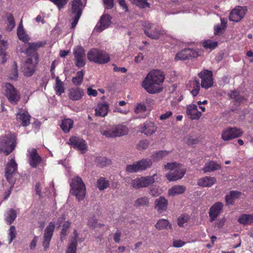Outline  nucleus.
<instances>
[{
	"label": "nucleus",
	"mask_w": 253,
	"mask_h": 253,
	"mask_svg": "<svg viewBox=\"0 0 253 253\" xmlns=\"http://www.w3.org/2000/svg\"><path fill=\"white\" fill-rule=\"evenodd\" d=\"M55 228L54 223L52 222L49 223V225L46 227L44 234V240L43 241V246L45 250H46L49 245V243L53 235V232Z\"/></svg>",
	"instance_id": "6ab92c4d"
},
{
	"label": "nucleus",
	"mask_w": 253,
	"mask_h": 253,
	"mask_svg": "<svg viewBox=\"0 0 253 253\" xmlns=\"http://www.w3.org/2000/svg\"><path fill=\"white\" fill-rule=\"evenodd\" d=\"M185 190L186 187L183 185H175L169 190L168 194L169 196H174L183 194Z\"/></svg>",
	"instance_id": "c756f323"
},
{
	"label": "nucleus",
	"mask_w": 253,
	"mask_h": 253,
	"mask_svg": "<svg viewBox=\"0 0 253 253\" xmlns=\"http://www.w3.org/2000/svg\"><path fill=\"white\" fill-rule=\"evenodd\" d=\"M149 144V143L147 140H141L137 144V149L139 150H145L148 148Z\"/></svg>",
	"instance_id": "0e129e2a"
},
{
	"label": "nucleus",
	"mask_w": 253,
	"mask_h": 253,
	"mask_svg": "<svg viewBox=\"0 0 253 253\" xmlns=\"http://www.w3.org/2000/svg\"><path fill=\"white\" fill-rule=\"evenodd\" d=\"M96 162L100 167H105L110 164V160L104 157H99L96 158Z\"/></svg>",
	"instance_id": "603ef678"
},
{
	"label": "nucleus",
	"mask_w": 253,
	"mask_h": 253,
	"mask_svg": "<svg viewBox=\"0 0 253 253\" xmlns=\"http://www.w3.org/2000/svg\"><path fill=\"white\" fill-rule=\"evenodd\" d=\"M164 79L165 76L161 71L154 70L147 74L142 83V86L150 93H157L162 90L161 85Z\"/></svg>",
	"instance_id": "f257e3e1"
},
{
	"label": "nucleus",
	"mask_w": 253,
	"mask_h": 253,
	"mask_svg": "<svg viewBox=\"0 0 253 253\" xmlns=\"http://www.w3.org/2000/svg\"><path fill=\"white\" fill-rule=\"evenodd\" d=\"M17 169V164L14 158L11 159L7 163L5 169V176L9 183H15L13 176L16 172Z\"/></svg>",
	"instance_id": "ddd939ff"
},
{
	"label": "nucleus",
	"mask_w": 253,
	"mask_h": 253,
	"mask_svg": "<svg viewBox=\"0 0 253 253\" xmlns=\"http://www.w3.org/2000/svg\"><path fill=\"white\" fill-rule=\"evenodd\" d=\"M101 133L107 137H115V136H114V128H113V126H112L111 127L109 128H108L106 130H101Z\"/></svg>",
	"instance_id": "680f3d73"
},
{
	"label": "nucleus",
	"mask_w": 253,
	"mask_h": 253,
	"mask_svg": "<svg viewBox=\"0 0 253 253\" xmlns=\"http://www.w3.org/2000/svg\"><path fill=\"white\" fill-rule=\"evenodd\" d=\"M184 140L185 142L189 145L196 144L198 142V140L197 139L193 138L190 135L187 136L185 138Z\"/></svg>",
	"instance_id": "338daca9"
},
{
	"label": "nucleus",
	"mask_w": 253,
	"mask_h": 253,
	"mask_svg": "<svg viewBox=\"0 0 253 253\" xmlns=\"http://www.w3.org/2000/svg\"><path fill=\"white\" fill-rule=\"evenodd\" d=\"M149 204V201L148 198L146 197H143L137 199L134 203V206L136 207L140 206H148Z\"/></svg>",
	"instance_id": "3c124183"
},
{
	"label": "nucleus",
	"mask_w": 253,
	"mask_h": 253,
	"mask_svg": "<svg viewBox=\"0 0 253 253\" xmlns=\"http://www.w3.org/2000/svg\"><path fill=\"white\" fill-rule=\"evenodd\" d=\"M84 95L83 89L79 87H72L69 90V97L73 101L81 99Z\"/></svg>",
	"instance_id": "4be33fe9"
},
{
	"label": "nucleus",
	"mask_w": 253,
	"mask_h": 253,
	"mask_svg": "<svg viewBox=\"0 0 253 253\" xmlns=\"http://www.w3.org/2000/svg\"><path fill=\"white\" fill-rule=\"evenodd\" d=\"M81 0H74L72 2L71 11L70 13L71 22V28H74L82 14L84 7Z\"/></svg>",
	"instance_id": "423d86ee"
},
{
	"label": "nucleus",
	"mask_w": 253,
	"mask_h": 253,
	"mask_svg": "<svg viewBox=\"0 0 253 253\" xmlns=\"http://www.w3.org/2000/svg\"><path fill=\"white\" fill-rule=\"evenodd\" d=\"M220 24H217L214 26V34L216 35H220L222 34L226 27L227 21L224 18H220Z\"/></svg>",
	"instance_id": "e433bc0d"
},
{
	"label": "nucleus",
	"mask_w": 253,
	"mask_h": 253,
	"mask_svg": "<svg viewBox=\"0 0 253 253\" xmlns=\"http://www.w3.org/2000/svg\"><path fill=\"white\" fill-rule=\"evenodd\" d=\"M156 176L157 174H154L152 176L137 177L132 179L130 184L132 188L136 189L146 187L155 182Z\"/></svg>",
	"instance_id": "0eeeda50"
},
{
	"label": "nucleus",
	"mask_w": 253,
	"mask_h": 253,
	"mask_svg": "<svg viewBox=\"0 0 253 253\" xmlns=\"http://www.w3.org/2000/svg\"><path fill=\"white\" fill-rule=\"evenodd\" d=\"M70 186L72 193L76 196L78 201L83 200L85 195V188L82 178L77 176L72 180Z\"/></svg>",
	"instance_id": "39448f33"
},
{
	"label": "nucleus",
	"mask_w": 253,
	"mask_h": 253,
	"mask_svg": "<svg viewBox=\"0 0 253 253\" xmlns=\"http://www.w3.org/2000/svg\"><path fill=\"white\" fill-rule=\"evenodd\" d=\"M155 209L158 212L162 213L167 209L168 201L163 197H160L155 200Z\"/></svg>",
	"instance_id": "393cba45"
},
{
	"label": "nucleus",
	"mask_w": 253,
	"mask_h": 253,
	"mask_svg": "<svg viewBox=\"0 0 253 253\" xmlns=\"http://www.w3.org/2000/svg\"><path fill=\"white\" fill-rule=\"evenodd\" d=\"M109 186V182L103 177H100L97 181V186L100 190H104Z\"/></svg>",
	"instance_id": "8fccbe9b"
},
{
	"label": "nucleus",
	"mask_w": 253,
	"mask_h": 253,
	"mask_svg": "<svg viewBox=\"0 0 253 253\" xmlns=\"http://www.w3.org/2000/svg\"><path fill=\"white\" fill-rule=\"evenodd\" d=\"M100 25L97 27L96 30L100 32L104 29L107 28L111 24V17L108 14L103 15L100 20Z\"/></svg>",
	"instance_id": "bb28decb"
},
{
	"label": "nucleus",
	"mask_w": 253,
	"mask_h": 253,
	"mask_svg": "<svg viewBox=\"0 0 253 253\" xmlns=\"http://www.w3.org/2000/svg\"><path fill=\"white\" fill-rule=\"evenodd\" d=\"M217 45V42L211 40H208L205 41L203 43V46L205 48L213 49Z\"/></svg>",
	"instance_id": "864d4df0"
},
{
	"label": "nucleus",
	"mask_w": 253,
	"mask_h": 253,
	"mask_svg": "<svg viewBox=\"0 0 253 253\" xmlns=\"http://www.w3.org/2000/svg\"><path fill=\"white\" fill-rule=\"evenodd\" d=\"M54 89L58 95H60L65 91L64 83L59 79V77L56 78V84L54 86Z\"/></svg>",
	"instance_id": "79ce46f5"
},
{
	"label": "nucleus",
	"mask_w": 253,
	"mask_h": 253,
	"mask_svg": "<svg viewBox=\"0 0 253 253\" xmlns=\"http://www.w3.org/2000/svg\"><path fill=\"white\" fill-rule=\"evenodd\" d=\"M229 96L231 99H234L236 102L239 103L241 102L244 99L243 97L236 90L231 91L229 94Z\"/></svg>",
	"instance_id": "5fc2aeb1"
},
{
	"label": "nucleus",
	"mask_w": 253,
	"mask_h": 253,
	"mask_svg": "<svg viewBox=\"0 0 253 253\" xmlns=\"http://www.w3.org/2000/svg\"><path fill=\"white\" fill-rule=\"evenodd\" d=\"M199 77L201 79V86L205 89L211 87L213 84L212 73L208 70H204L199 74Z\"/></svg>",
	"instance_id": "9b49d317"
},
{
	"label": "nucleus",
	"mask_w": 253,
	"mask_h": 253,
	"mask_svg": "<svg viewBox=\"0 0 253 253\" xmlns=\"http://www.w3.org/2000/svg\"><path fill=\"white\" fill-rule=\"evenodd\" d=\"M84 72L83 70L78 71L77 73L76 76L72 78V82L74 84L80 85L83 81Z\"/></svg>",
	"instance_id": "49530a36"
},
{
	"label": "nucleus",
	"mask_w": 253,
	"mask_h": 253,
	"mask_svg": "<svg viewBox=\"0 0 253 253\" xmlns=\"http://www.w3.org/2000/svg\"><path fill=\"white\" fill-rule=\"evenodd\" d=\"M146 110L145 105L143 104H138L135 108V112L136 113H140L144 112Z\"/></svg>",
	"instance_id": "774afa93"
},
{
	"label": "nucleus",
	"mask_w": 253,
	"mask_h": 253,
	"mask_svg": "<svg viewBox=\"0 0 253 253\" xmlns=\"http://www.w3.org/2000/svg\"><path fill=\"white\" fill-rule=\"evenodd\" d=\"M220 169L221 167L220 165L211 161L205 164L204 167L203 168V170L206 173L208 172H212Z\"/></svg>",
	"instance_id": "c85d7f7f"
},
{
	"label": "nucleus",
	"mask_w": 253,
	"mask_h": 253,
	"mask_svg": "<svg viewBox=\"0 0 253 253\" xmlns=\"http://www.w3.org/2000/svg\"><path fill=\"white\" fill-rule=\"evenodd\" d=\"M27 157L29 165L33 168H36L42 162V158L37 153L35 148L28 149Z\"/></svg>",
	"instance_id": "2eb2a0df"
},
{
	"label": "nucleus",
	"mask_w": 253,
	"mask_h": 253,
	"mask_svg": "<svg viewBox=\"0 0 253 253\" xmlns=\"http://www.w3.org/2000/svg\"><path fill=\"white\" fill-rule=\"evenodd\" d=\"M75 64L78 67H83L86 63L85 54L84 48L78 46L73 49Z\"/></svg>",
	"instance_id": "f8f14e48"
},
{
	"label": "nucleus",
	"mask_w": 253,
	"mask_h": 253,
	"mask_svg": "<svg viewBox=\"0 0 253 253\" xmlns=\"http://www.w3.org/2000/svg\"><path fill=\"white\" fill-rule=\"evenodd\" d=\"M114 136L115 137L121 136L127 133V128L124 126H113Z\"/></svg>",
	"instance_id": "ea45409f"
},
{
	"label": "nucleus",
	"mask_w": 253,
	"mask_h": 253,
	"mask_svg": "<svg viewBox=\"0 0 253 253\" xmlns=\"http://www.w3.org/2000/svg\"><path fill=\"white\" fill-rule=\"evenodd\" d=\"M7 25L6 30L11 31L13 30L15 26L14 18L12 14H9L7 15Z\"/></svg>",
	"instance_id": "09e8293b"
},
{
	"label": "nucleus",
	"mask_w": 253,
	"mask_h": 253,
	"mask_svg": "<svg viewBox=\"0 0 253 253\" xmlns=\"http://www.w3.org/2000/svg\"><path fill=\"white\" fill-rule=\"evenodd\" d=\"M25 53L27 56H31L29 58H33L35 54L38 56L36 51L32 47L30 43H28V46L26 49Z\"/></svg>",
	"instance_id": "4d7b16f0"
},
{
	"label": "nucleus",
	"mask_w": 253,
	"mask_h": 253,
	"mask_svg": "<svg viewBox=\"0 0 253 253\" xmlns=\"http://www.w3.org/2000/svg\"><path fill=\"white\" fill-rule=\"evenodd\" d=\"M73 121L70 119H64L62 121L61 127L64 132H68L73 127Z\"/></svg>",
	"instance_id": "37998d69"
},
{
	"label": "nucleus",
	"mask_w": 253,
	"mask_h": 253,
	"mask_svg": "<svg viewBox=\"0 0 253 253\" xmlns=\"http://www.w3.org/2000/svg\"><path fill=\"white\" fill-rule=\"evenodd\" d=\"M189 216L186 214H183L180 216L177 219L178 224L180 226H183L184 224L187 222Z\"/></svg>",
	"instance_id": "052dcab7"
},
{
	"label": "nucleus",
	"mask_w": 253,
	"mask_h": 253,
	"mask_svg": "<svg viewBox=\"0 0 253 253\" xmlns=\"http://www.w3.org/2000/svg\"><path fill=\"white\" fill-rule=\"evenodd\" d=\"M1 35H0V58L2 63H4L6 59L5 58V51L7 48V42L6 41L1 40Z\"/></svg>",
	"instance_id": "473e14b6"
},
{
	"label": "nucleus",
	"mask_w": 253,
	"mask_h": 253,
	"mask_svg": "<svg viewBox=\"0 0 253 253\" xmlns=\"http://www.w3.org/2000/svg\"><path fill=\"white\" fill-rule=\"evenodd\" d=\"M142 26L145 34L149 38L157 40L166 34L164 30L156 26L149 21H144Z\"/></svg>",
	"instance_id": "20e7f679"
},
{
	"label": "nucleus",
	"mask_w": 253,
	"mask_h": 253,
	"mask_svg": "<svg viewBox=\"0 0 253 253\" xmlns=\"http://www.w3.org/2000/svg\"><path fill=\"white\" fill-rule=\"evenodd\" d=\"M241 196V192L236 190L231 191L228 194L225 196L226 203L228 205L233 204L235 199L238 198Z\"/></svg>",
	"instance_id": "7c9ffc66"
},
{
	"label": "nucleus",
	"mask_w": 253,
	"mask_h": 253,
	"mask_svg": "<svg viewBox=\"0 0 253 253\" xmlns=\"http://www.w3.org/2000/svg\"><path fill=\"white\" fill-rule=\"evenodd\" d=\"M39 62V56L36 54L33 58H28L23 67V72L26 76H31L35 71Z\"/></svg>",
	"instance_id": "1a4fd4ad"
},
{
	"label": "nucleus",
	"mask_w": 253,
	"mask_h": 253,
	"mask_svg": "<svg viewBox=\"0 0 253 253\" xmlns=\"http://www.w3.org/2000/svg\"><path fill=\"white\" fill-rule=\"evenodd\" d=\"M109 105L106 102H102L98 103L95 109V115L104 117L106 116L108 112Z\"/></svg>",
	"instance_id": "5701e85b"
},
{
	"label": "nucleus",
	"mask_w": 253,
	"mask_h": 253,
	"mask_svg": "<svg viewBox=\"0 0 253 253\" xmlns=\"http://www.w3.org/2000/svg\"><path fill=\"white\" fill-rule=\"evenodd\" d=\"M247 11L246 7L236 6L231 11L229 19L232 21L239 22L244 17Z\"/></svg>",
	"instance_id": "a211bd4d"
},
{
	"label": "nucleus",
	"mask_w": 253,
	"mask_h": 253,
	"mask_svg": "<svg viewBox=\"0 0 253 253\" xmlns=\"http://www.w3.org/2000/svg\"><path fill=\"white\" fill-rule=\"evenodd\" d=\"M243 133L241 129L237 127H227L221 133V138L224 141H228L240 137Z\"/></svg>",
	"instance_id": "4468645a"
},
{
	"label": "nucleus",
	"mask_w": 253,
	"mask_h": 253,
	"mask_svg": "<svg viewBox=\"0 0 253 253\" xmlns=\"http://www.w3.org/2000/svg\"><path fill=\"white\" fill-rule=\"evenodd\" d=\"M216 181L214 177L206 176L199 179L198 185L202 187H211Z\"/></svg>",
	"instance_id": "cd10ccee"
},
{
	"label": "nucleus",
	"mask_w": 253,
	"mask_h": 253,
	"mask_svg": "<svg viewBox=\"0 0 253 253\" xmlns=\"http://www.w3.org/2000/svg\"><path fill=\"white\" fill-rule=\"evenodd\" d=\"M139 129L141 133L148 136L155 133L157 130V126L153 122L147 121L141 125L139 126Z\"/></svg>",
	"instance_id": "dca6fc26"
},
{
	"label": "nucleus",
	"mask_w": 253,
	"mask_h": 253,
	"mask_svg": "<svg viewBox=\"0 0 253 253\" xmlns=\"http://www.w3.org/2000/svg\"><path fill=\"white\" fill-rule=\"evenodd\" d=\"M69 143L75 149L80 151L81 153L84 154L86 151L87 144L85 141L78 137L73 136L70 138Z\"/></svg>",
	"instance_id": "f3484780"
},
{
	"label": "nucleus",
	"mask_w": 253,
	"mask_h": 253,
	"mask_svg": "<svg viewBox=\"0 0 253 253\" xmlns=\"http://www.w3.org/2000/svg\"><path fill=\"white\" fill-rule=\"evenodd\" d=\"M223 205L222 203L218 202L214 204L210 209L209 214L210 220L213 222L219 215L222 210Z\"/></svg>",
	"instance_id": "aec40b11"
},
{
	"label": "nucleus",
	"mask_w": 253,
	"mask_h": 253,
	"mask_svg": "<svg viewBox=\"0 0 253 253\" xmlns=\"http://www.w3.org/2000/svg\"><path fill=\"white\" fill-rule=\"evenodd\" d=\"M137 166V162L131 165H128L126 167V170L129 173L137 172L139 171Z\"/></svg>",
	"instance_id": "6e6d98bb"
},
{
	"label": "nucleus",
	"mask_w": 253,
	"mask_h": 253,
	"mask_svg": "<svg viewBox=\"0 0 253 253\" xmlns=\"http://www.w3.org/2000/svg\"><path fill=\"white\" fill-rule=\"evenodd\" d=\"M169 153V151L166 150L156 151L153 153L151 158L154 161H159L168 156Z\"/></svg>",
	"instance_id": "4c0bfd02"
},
{
	"label": "nucleus",
	"mask_w": 253,
	"mask_h": 253,
	"mask_svg": "<svg viewBox=\"0 0 253 253\" xmlns=\"http://www.w3.org/2000/svg\"><path fill=\"white\" fill-rule=\"evenodd\" d=\"M5 96L9 102L16 104L20 99V94L14 86L7 83L4 85Z\"/></svg>",
	"instance_id": "6e6552de"
},
{
	"label": "nucleus",
	"mask_w": 253,
	"mask_h": 253,
	"mask_svg": "<svg viewBox=\"0 0 253 253\" xmlns=\"http://www.w3.org/2000/svg\"><path fill=\"white\" fill-rule=\"evenodd\" d=\"M18 71H17V65L16 62L13 63V69L11 71L9 74V78L11 80H15L18 78Z\"/></svg>",
	"instance_id": "13d9d810"
},
{
	"label": "nucleus",
	"mask_w": 253,
	"mask_h": 253,
	"mask_svg": "<svg viewBox=\"0 0 253 253\" xmlns=\"http://www.w3.org/2000/svg\"><path fill=\"white\" fill-rule=\"evenodd\" d=\"M136 162L139 171L144 170L150 168L152 165V161L147 159H142Z\"/></svg>",
	"instance_id": "58836bf2"
},
{
	"label": "nucleus",
	"mask_w": 253,
	"mask_h": 253,
	"mask_svg": "<svg viewBox=\"0 0 253 253\" xmlns=\"http://www.w3.org/2000/svg\"><path fill=\"white\" fill-rule=\"evenodd\" d=\"M199 55L198 51L189 48H185L181 50L175 54L174 60L175 61L185 60L190 58H196Z\"/></svg>",
	"instance_id": "9d476101"
},
{
	"label": "nucleus",
	"mask_w": 253,
	"mask_h": 253,
	"mask_svg": "<svg viewBox=\"0 0 253 253\" xmlns=\"http://www.w3.org/2000/svg\"><path fill=\"white\" fill-rule=\"evenodd\" d=\"M73 234L74 236L69 243L68 248L66 250V253H76L77 239L78 238V234L76 230H74Z\"/></svg>",
	"instance_id": "a878e982"
},
{
	"label": "nucleus",
	"mask_w": 253,
	"mask_h": 253,
	"mask_svg": "<svg viewBox=\"0 0 253 253\" xmlns=\"http://www.w3.org/2000/svg\"><path fill=\"white\" fill-rule=\"evenodd\" d=\"M195 8L194 6L193 5L190 4H185L183 5L181 10L180 11H178L177 12H170L169 14H178L179 13H192V12H195Z\"/></svg>",
	"instance_id": "c03bdc74"
},
{
	"label": "nucleus",
	"mask_w": 253,
	"mask_h": 253,
	"mask_svg": "<svg viewBox=\"0 0 253 253\" xmlns=\"http://www.w3.org/2000/svg\"><path fill=\"white\" fill-rule=\"evenodd\" d=\"M130 1L140 8L144 9L150 7V4L147 0H130Z\"/></svg>",
	"instance_id": "de8ad7c7"
},
{
	"label": "nucleus",
	"mask_w": 253,
	"mask_h": 253,
	"mask_svg": "<svg viewBox=\"0 0 253 253\" xmlns=\"http://www.w3.org/2000/svg\"><path fill=\"white\" fill-rule=\"evenodd\" d=\"M51 1L57 5L59 9L63 8L67 3V0H51Z\"/></svg>",
	"instance_id": "69168bd1"
},
{
	"label": "nucleus",
	"mask_w": 253,
	"mask_h": 253,
	"mask_svg": "<svg viewBox=\"0 0 253 253\" xmlns=\"http://www.w3.org/2000/svg\"><path fill=\"white\" fill-rule=\"evenodd\" d=\"M155 227L157 229L161 230L165 229L171 228V226L167 219H160L156 223Z\"/></svg>",
	"instance_id": "a19ab883"
},
{
	"label": "nucleus",
	"mask_w": 253,
	"mask_h": 253,
	"mask_svg": "<svg viewBox=\"0 0 253 253\" xmlns=\"http://www.w3.org/2000/svg\"><path fill=\"white\" fill-rule=\"evenodd\" d=\"M16 234V229H15V227L14 226H11L9 229V233H8L9 237V244L12 242L13 239L15 238Z\"/></svg>",
	"instance_id": "e2e57ef3"
},
{
	"label": "nucleus",
	"mask_w": 253,
	"mask_h": 253,
	"mask_svg": "<svg viewBox=\"0 0 253 253\" xmlns=\"http://www.w3.org/2000/svg\"><path fill=\"white\" fill-rule=\"evenodd\" d=\"M4 215L6 223L10 225L14 221L17 217V212L13 209H10L6 211Z\"/></svg>",
	"instance_id": "72a5a7b5"
},
{
	"label": "nucleus",
	"mask_w": 253,
	"mask_h": 253,
	"mask_svg": "<svg viewBox=\"0 0 253 253\" xmlns=\"http://www.w3.org/2000/svg\"><path fill=\"white\" fill-rule=\"evenodd\" d=\"M99 49L97 48H93L90 50L87 54V59L91 62H93L99 64V62H101V60H99L98 57Z\"/></svg>",
	"instance_id": "2f4dec72"
},
{
	"label": "nucleus",
	"mask_w": 253,
	"mask_h": 253,
	"mask_svg": "<svg viewBox=\"0 0 253 253\" xmlns=\"http://www.w3.org/2000/svg\"><path fill=\"white\" fill-rule=\"evenodd\" d=\"M186 113L192 120L199 119L201 116V113L198 111L197 105L195 104L187 106Z\"/></svg>",
	"instance_id": "b1692460"
},
{
	"label": "nucleus",
	"mask_w": 253,
	"mask_h": 253,
	"mask_svg": "<svg viewBox=\"0 0 253 253\" xmlns=\"http://www.w3.org/2000/svg\"><path fill=\"white\" fill-rule=\"evenodd\" d=\"M98 55L99 60H101V62H99V64H105L110 61L109 54L105 51L99 49Z\"/></svg>",
	"instance_id": "a18cd8bd"
},
{
	"label": "nucleus",
	"mask_w": 253,
	"mask_h": 253,
	"mask_svg": "<svg viewBox=\"0 0 253 253\" xmlns=\"http://www.w3.org/2000/svg\"><path fill=\"white\" fill-rule=\"evenodd\" d=\"M17 34L19 39L25 42L29 40V37L27 34H26L24 30H20V31H17Z\"/></svg>",
	"instance_id": "bf43d9fd"
},
{
	"label": "nucleus",
	"mask_w": 253,
	"mask_h": 253,
	"mask_svg": "<svg viewBox=\"0 0 253 253\" xmlns=\"http://www.w3.org/2000/svg\"><path fill=\"white\" fill-rule=\"evenodd\" d=\"M238 221L246 225L253 223V214H243L238 218Z\"/></svg>",
	"instance_id": "f704fd0d"
},
{
	"label": "nucleus",
	"mask_w": 253,
	"mask_h": 253,
	"mask_svg": "<svg viewBox=\"0 0 253 253\" xmlns=\"http://www.w3.org/2000/svg\"><path fill=\"white\" fill-rule=\"evenodd\" d=\"M31 116L29 113L22 109H20L19 111L16 114V119L21 122L23 126H28L30 123Z\"/></svg>",
	"instance_id": "412c9836"
},
{
	"label": "nucleus",
	"mask_w": 253,
	"mask_h": 253,
	"mask_svg": "<svg viewBox=\"0 0 253 253\" xmlns=\"http://www.w3.org/2000/svg\"><path fill=\"white\" fill-rule=\"evenodd\" d=\"M189 87L191 88L190 92L193 96H196L200 90V83L199 80L194 79L189 82Z\"/></svg>",
	"instance_id": "c9c22d12"
},
{
	"label": "nucleus",
	"mask_w": 253,
	"mask_h": 253,
	"mask_svg": "<svg viewBox=\"0 0 253 253\" xmlns=\"http://www.w3.org/2000/svg\"><path fill=\"white\" fill-rule=\"evenodd\" d=\"M164 169L166 170H169V172L166 174V177L169 181L181 179L186 172V169L182 165L175 162L167 163L165 165Z\"/></svg>",
	"instance_id": "f03ea898"
},
{
	"label": "nucleus",
	"mask_w": 253,
	"mask_h": 253,
	"mask_svg": "<svg viewBox=\"0 0 253 253\" xmlns=\"http://www.w3.org/2000/svg\"><path fill=\"white\" fill-rule=\"evenodd\" d=\"M16 136L13 133H8L0 138V153L5 155L10 154L17 145Z\"/></svg>",
	"instance_id": "7ed1b4c3"
}]
</instances>
